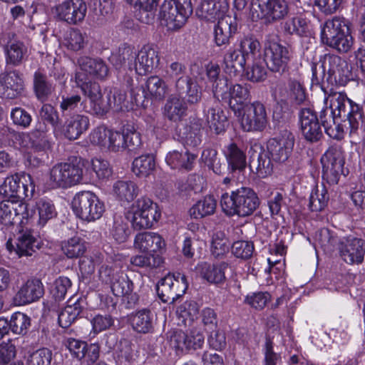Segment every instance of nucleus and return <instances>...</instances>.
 Masks as SVG:
<instances>
[{
    "mask_svg": "<svg viewBox=\"0 0 365 365\" xmlns=\"http://www.w3.org/2000/svg\"><path fill=\"white\" fill-rule=\"evenodd\" d=\"M279 97L281 101L292 107L301 106L307 101L305 90L299 81L290 78L287 86H277Z\"/></svg>",
    "mask_w": 365,
    "mask_h": 365,
    "instance_id": "393cba45",
    "label": "nucleus"
},
{
    "mask_svg": "<svg viewBox=\"0 0 365 365\" xmlns=\"http://www.w3.org/2000/svg\"><path fill=\"white\" fill-rule=\"evenodd\" d=\"M196 158V155L188 151L179 152L173 150L165 157V162L172 169H185L190 170Z\"/></svg>",
    "mask_w": 365,
    "mask_h": 365,
    "instance_id": "de8ad7c7",
    "label": "nucleus"
},
{
    "mask_svg": "<svg viewBox=\"0 0 365 365\" xmlns=\"http://www.w3.org/2000/svg\"><path fill=\"white\" fill-rule=\"evenodd\" d=\"M260 200L253 189L241 187L232 191L231 194L224 193L220 200L222 211L227 216L238 215L248 217L259 207Z\"/></svg>",
    "mask_w": 365,
    "mask_h": 365,
    "instance_id": "20e7f679",
    "label": "nucleus"
},
{
    "mask_svg": "<svg viewBox=\"0 0 365 365\" xmlns=\"http://www.w3.org/2000/svg\"><path fill=\"white\" fill-rule=\"evenodd\" d=\"M83 162L61 163L49 171L48 185L52 188H68L81 182L83 175Z\"/></svg>",
    "mask_w": 365,
    "mask_h": 365,
    "instance_id": "423d86ee",
    "label": "nucleus"
},
{
    "mask_svg": "<svg viewBox=\"0 0 365 365\" xmlns=\"http://www.w3.org/2000/svg\"><path fill=\"white\" fill-rule=\"evenodd\" d=\"M283 29L288 34L300 36L310 34V26L308 20L302 15L288 19L284 24Z\"/></svg>",
    "mask_w": 365,
    "mask_h": 365,
    "instance_id": "603ef678",
    "label": "nucleus"
},
{
    "mask_svg": "<svg viewBox=\"0 0 365 365\" xmlns=\"http://www.w3.org/2000/svg\"><path fill=\"white\" fill-rule=\"evenodd\" d=\"M312 83L316 86H320L323 83L326 73L328 81L334 80L341 86H344L351 76L347 62L332 53H327L320 58L319 62L312 63Z\"/></svg>",
    "mask_w": 365,
    "mask_h": 365,
    "instance_id": "7ed1b4c3",
    "label": "nucleus"
},
{
    "mask_svg": "<svg viewBox=\"0 0 365 365\" xmlns=\"http://www.w3.org/2000/svg\"><path fill=\"white\" fill-rule=\"evenodd\" d=\"M229 4L226 0H204L196 9V15L206 21L215 22L227 16Z\"/></svg>",
    "mask_w": 365,
    "mask_h": 365,
    "instance_id": "b1692460",
    "label": "nucleus"
},
{
    "mask_svg": "<svg viewBox=\"0 0 365 365\" xmlns=\"http://www.w3.org/2000/svg\"><path fill=\"white\" fill-rule=\"evenodd\" d=\"M240 50L247 59L255 58L259 53L261 45L257 38L252 34L244 36L240 40Z\"/></svg>",
    "mask_w": 365,
    "mask_h": 365,
    "instance_id": "052dcab7",
    "label": "nucleus"
},
{
    "mask_svg": "<svg viewBox=\"0 0 365 365\" xmlns=\"http://www.w3.org/2000/svg\"><path fill=\"white\" fill-rule=\"evenodd\" d=\"M133 329L139 333L147 334L153 330V314L148 309H142L133 314L130 319Z\"/></svg>",
    "mask_w": 365,
    "mask_h": 365,
    "instance_id": "3c124183",
    "label": "nucleus"
},
{
    "mask_svg": "<svg viewBox=\"0 0 365 365\" xmlns=\"http://www.w3.org/2000/svg\"><path fill=\"white\" fill-rule=\"evenodd\" d=\"M119 57L122 58L123 63H125L126 61H128V68L130 71L134 70L135 73L140 76L152 72L160 61L158 52L149 45L144 46L138 53L130 48H125L122 50Z\"/></svg>",
    "mask_w": 365,
    "mask_h": 365,
    "instance_id": "0eeeda50",
    "label": "nucleus"
},
{
    "mask_svg": "<svg viewBox=\"0 0 365 365\" xmlns=\"http://www.w3.org/2000/svg\"><path fill=\"white\" fill-rule=\"evenodd\" d=\"M143 89L145 98L160 100L164 98L166 93L167 86L160 77L151 76L147 78Z\"/></svg>",
    "mask_w": 365,
    "mask_h": 365,
    "instance_id": "8fccbe9b",
    "label": "nucleus"
},
{
    "mask_svg": "<svg viewBox=\"0 0 365 365\" xmlns=\"http://www.w3.org/2000/svg\"><path fill=\"white\" fill-rule=\"evenodd\" d=\"M294 141L290 135L287 137L274 138L267 142L266 152L259 145H255L250 149L255 153L250 156V166L255 168L258 177L264 178L272 172V161L284 163L289 158L294 147Z\"/></svg>",
    "mask_w": 365,
    "mask_h": 365,
    "instance_id": "f257e3e1",
    "label": "nucleus"
},
{
    "mask_svg": "<svg viewBox=\"0 0 365 365\" xmlns=\"http://www.w3.org/2000/svg\"><path fill=\"white\" fill-rule=\"evenodd\" d=\"M237 31L236 18L227 16L221 19L215 28V42L217 46L230 43V38Z\"/></svg>",
    "mask_w": 365,
    "mask_h": 365,
    "instance_id": "f704fd0d",
    "label": "nucleus"
},
{
    "mask_svg": "<svg viewBox=\"0 0 365 365\" xmlns=\"http://www.w3.org/2000/svg\"><path fill=\"white\" fill-rule=\"evenodd\" d=\"M224 154L228 166L232 170H243L246 166V155L235 143H230L224 148Z\"/></svg>",
    "mask_w": 365,
    "mask_h": 365,
    "instance_id": "09e8293b",
    "label": "nucleus"
},
{
    "mask_svg": "<svg viewBox=\"0 0 365 365\" xmlns=\"http://www.w3.org/2000/svg\"><path fill=\"white\" fill-rule=\"evenodd\" d=\"M86 13L87 5L83 0H68L56 6V17L71 25L81 23Z\"/></svg>",
    "mask_w": 365,
    "mask_h": 365,
    "instance_id": "412c9836",
    "label": "nucleus"
},
{
    "mask_svg": "<svg viewBox=\"0 0 365 365\" xmlns=\"http://www.w3.org/2000/svg\"><path fill=\"white\" fill-rule=\"evenodd\" d=\"M25 91L22 74L16 69L0 73V98L9 100L20 97Z\"/></svg>",
    "mask_w": 365,
    "mask_h": 365,
    "instance_id": "aec40b11",
    "label": "nucleus"
},
{
    "mask_svg": "<svg viewBox=\"0 0 365 365\" xmlns=\"http://www.w3.org/2000/svg\"><path fill=\"white\" fill-rule=\"evenodd\" d=\"M329 197L325 186L317 187L309 196V208L312 212H320L327 205Z\"/></svg>",
    "mask_w": 365,
    "mask_h": 365,
    "instance_id": "bf43d9fd",
    "label": "nucleus"
},
{
    "mask_svg": "<svg viewBox=\"0 0 365 365\" xmlns=\"http://www.w3.org/2000/svg\"><path fill=\"white\" fill-rule=\"evenodd\" d=\"M138 11L139 20L145 24H151L155 16L159 0H125Z\"/></svg>",
    "mask_w": 365,
    "mask_h": 365,
    "instance_id": "a18cd8bd",
    "label": "nucleus"
},
{
    "mask_svg": "<svg viewBox=\"0 0 365 365\" xmlns=\"http://www.w3.org/2000/svg\"><path fill=\"white\" fill-rule=\"evenodd\" d=\"M319 119L325 133L331 138L340 140L345 133H349L344 120L334 115L329 108H326L320 112Z\"/></svg>",
    "mask_w": 365,
    "mask_h": 365,
    "instance_id": "a878e982",
    "label": "nucleus"
},
{
    "mask_svg": "<svg viewBox=\"0 0 365 365\" xmlns=\"http://www.w3.org/2000/svg\"><path fill=\"white\" fill-rule=\"evenodd\" d=\"M188 287L186 277L180 273L168 274L157 284V293L164 303H174L186 292Z\"/></svg>",
    "mask_w": 365,
    "mask_h": 365,
    "instance_id": "2eb2a0df",
    "label": "nucleus"
},
{
    "mask_svg": "<svg viewBox=\"0 0 365 365\" xmlns=\"http://www.w3.org/2000/svg\"><path fill=\"white\" fill-rule=\"evenodd\" d=\"M80 68L85 77L104 80L108 75L109 69L106 63L101 58L82 56L78 60Z\"/></svg>",
    "mask_w": 365,
    "mask_h": 365,
    "instance_id": "c756f323",
    "label": "nucleus"
},
{
    "mask_svg": "<svg viewBox=\"0 0 365 365\" xmlns=\"http://www.w3.org/2000/svg\"><path fill=\"white\" fill-rule=\"evenodd\" d=\"M1 133L3 136V140L9 145L18 149H31L33 130L30 133H19L4 126L1 129Z\"/></svg>",
    "mask_w": 365,
    "mask_h": 365,
    "instance_id": "79ce46f5",
    "label": "nucleus"
},
{
    "mask_svg": "<svg viewBox=\"0 0 365 365\" xmlns=\"http://www.w3.org/2000/svg\"><path fill=\"white\" fill-rule=\"evenodd\" d=\"M202 332L196 328L190 329L187 332L181 330L174 331L170 336V344L177 351L197 349L201 348L204 344Z\"/></svg>",
    "mask_w": 365,
    "mask_h": 365,
    "instance_id": "4be33fe9",
    "label": "nucleus"
},
{
    "mask_svg": "<svg viewBox=\"0 0 365 365\" xmlns=\"http://www.w3.org/2000/svg\"><path fill=\"white\" fill-rule=\"evenodd\" d=\"M134 245L142 252H156L165 247V242L159 234L144 232L136 235Z\"/></svg>",
    "mask_w": 365,
    "mask_h": 365,
    "instance_id": "c9c22d12",
    "label": "nucleus"
},
{
    "mask_svg": "<svg viewBox=\"0 0 365 365\" xmlns=\"http://www.w3.org/2000/svg\"><path fill=\"white\" fill-rule=\"evenodd\" d=\"M34 185L29 174H15L7 177L0 187V192L6 197L24 199L32 196Z\"/></svg>",
    "mask_w": 365,
    "mask_h": 365,
    "instance_id": "f3484780",
    "label": "nucleus"
},
{
    "mask_svg": "<svg viewBox=\"0 0 365 365\" xmlns=\"http://www.w3.org/2000/svg\"><path fill=\"white\" fill-rule=\"evenodd\" d=\"M52 351L46 348L36 350L28 358L26 365H51Z\"/></svg>",
    "mask_w": 365,
    "mask_h": 365,
    "instance_id": "774afa93",
    "label": "nucleus"
},
{
    "mask_svg": "<svg viewBox=\"0 0 365 365\" xmlns=\"http://www.w3.org/2000/svg\"><path fill=\"white\" fill-rule=\"evenodd\" d=\"M43 293L44 289L41 280L31 279L21 286L14 299L17 305H25L39 299Z\"/></svg>",
    "mask_w": 365,
    "mask_h": 365,
    "instance_id": "cd10ccee",
    "label": "nucleus"
},
{
    "mask_svg": "<svg viewBox=\"0 0 365 365\" xmlns=\"http://www.w3.org/2000/svg\"><path fill=\"white\" fill-rule=\"evenodd\" d=\"M85 307V302L81 299H70L67 305L58 314V323L63 328H68L73 323L82 313Z\"/></svg>",
    "mask_w": 365,
    "mask_h": 365,
    "instance_id": "58836bf2",
    "label": "nucleus"
},
{
    "mask_svg": "<svg viewBox=\"0 0 365 365\" xmlns=\"http://www.w3.org/2000/svg\"><path fill=\"white\" fill-rule=\"evenodd\" d=\"M72 209L78 218L86 222L100 219L106 210L104 202L90 191L78 192L72 200Z\"/></svg>",
    "mask_w": 365,
    "mask_h": 365,
    "instance_id": "1a4fd4ad",
    "label": "nucleus"
},
{
    "mask_svg": "<svg viewBox=\"0 0 365 365\" xmlns=\"http://www.w3.org/2000/svg\"><path fill=\"white\" fill-rule=\"evenodd\" d=\"M329 101V108L335 115L348 123L346 126L350 136L358 134L364 123L362 107L349 99L344 92L331 91L325 98V103Z\"/></svg>",
    "mask_w": 365,
    "mask_h": 365,
    "instance_id": "f03ea898",
    "label": "nucleus"
},
{
    "mask_svg": "<svg viewBox=\"0 0 365 365\" xmlns=\"http://www.w3.org/2000/svg\"><path fill=\"white\" fill-rule=\"evenodd\" d=\"M40 118L50 124L54 129L61 125V120L56 109L51 104H43L39 111Z\"/></svg>",
    "mask_w": 365,
    "mask_h": 365,
    "instance_id": "338daca9",
    "label": "nucleus"
},
{
    "mask_svg": "<svg viewBox=\"0 0 365 365\" xmlns=\"http://www.w3.org/2000/svg\"><path fill=\"white\" fill-rule=\"evenodd\" d=\"M140 191L138 184L130 180H118L113 182L112 194L122 204L133 202Z\"/></svg>",
    "mask_w": 365,
    "mask_h": 365,
    "instance_id": "7c9ffc66",
    "label": "nucleus"
},
{
    "mask_svg": "<svg viewBox=\"0 0 365 365\" xmlns=\"http://www.w3.org/2000/svg\"><path fill=\"white\" fill-rule=\"evenodd\" d=\"M161 215L159 207L150 198L142 197L132 205L127 218L136 230L150 228Z\"/></svg>",
    "mask_w": 365,
    "mask_h": 365,
    "instance_id": "9d476101",
    "label": "nucleus"
},
{
    "mask_svg": "<svg viewBox=\"0 0 365 365\" xmlns=\"http://www.w3.org/2000/svg\"><path fill=\"white\" fill-rule=\"evenodd\" d=\"M36 209L38 211L37 224L40 227H43L57 215L55 205L49 199H39L36 203Z\"/></svg>",
    "mask_w": 365,
    "mask_h": 365,
    "instance_id": "5fc2aeb1",
    "label": "nucleus"
},
{
    "mask_svg": "<svg viewBox=\"0 0 365 365\" xmlns=\"http://www.w3.org/2000/svg\"><path fill=\"white\" fill-rule=\"evenodd\" d=\"M251 13L253 19L274 24L287 16L289 4L286 0H252Z\"/></svg>",
    "mask_w": 365,
    "mask_h": 365,
    "instance_id": "9b49d317",
    "label": "nucleus"
},
{
    "mask_svg": "<svg viewBox=\"0 0 365 365\" xmlns=\"http://www.w3.org/2000/svg\"><path fill=\"white\" fill-rule=\"evenodd\" d=\"M103 103L108 104V108L103 112V116L113 110L114 112H124L128 110V101L126 100V93L118 88L110 90L106 95Z\"/></svg>",
    "mask_w": 365,
    "mask_h": 365,
    "instance_id": "49530a36",
    "label": "nucleus"
},
{
    "mask_svg": "<svg viewBox=\"0 0 365 365\" xmlns=\"http://www.w3.org/2000/svg\"><path fill=\"white\" fill-rule=\"evenodd\" d=\"M212 91L214 97L217 101H222L228 103L230 102L231 85L228 84L227 78H221L212 85Z\"/></svg>",
    "mask_w": 365,
    "mask_h": 365,
    "instance_id": "69168bd1",
    "label": "nucleus"
},
{
    "mask_svg": "<svg viewBox=\"0 0 365 365\" xmlns=\"http://www.w3.org/2000/svg\"><path fill=\"white\" fill-rule=\"evenodd\" d=\"M227 268L228 264L225 262L213 264L202 262L199 264L198 271L200 277L207 282L219 284L225 281V271Z\"/></svg>",
    "mask_w": 365,
    "mask_h": 365,
    "instance_id": "4c0bfd02",
    "label": "nucleus"
},
{
    "mask_svg": "<svg viewBox=\"0 0 365 365\" xmlns=\"http://www.w3.org/2000/svg\"><path fill=\"white\" fill-rule=\"evenodd\" d=\"M239 118L244 131L261 132L268 125L269 118L264 105L260 101H254L242 108Z\"/></svg>",
    "mask_w": 365,
    "mask_h": 365,
    "instance_id": "4468645a",
    "label": "nucleus"
},
{
    "mask_svg": "<svg viewBox=\"0 0 365 365\" xmlns=\"http://www.w3.org/2000/svg\"><path fill=\"white\" fill-rule=\"evenodd\" d=\"M10 329L15 334L24 335L31 326V319L21 312L14 313L9 321Z\"/></svg>",
    "mask_w": 365,
    "mask_h": 365,
    "instance_id": "e2e57ef3",
    "label": "nucleus"
},
{
    "mask_svg": "<svg viewBox=\"0 0 365 365\" xmlns=\"http://www.w3.org/2000/svg\"><path fill=\"white\" fill-rule=\"evenodd\" d=\"M217 201L213 196L207 195L197 202L190 210V215L194 218H202L212 215L216 209Z\"/></svg>",
    "mask_w": 365,
    "mask_h": 365,
    "instance_id": "6e6d98bb",
    "label": "nucleus"
},
{
    "mask_svg": "<svg viewBox=\"0 0 365 365\" xmlns=\"http://www.w3.org/2000/svg\"><path fill=\"white\" fill-rule=\"evenodd\" d=\"M86 36L79 29H71L64 37L65 46L73 51L81 50L86 45Z\"/></svg>",
    "mask_w": 365,
    "mask_h": 365,
    "instance_id": "0e129e2a",
    "label": "nucleus"
},
{
    "mask_svg": "<svg viewBox=\"0 0 365 365\" xmlns=\"http://www.w3.org/2000/svg\"><path fill=\"white\" fill-rule=\"evenodd\" d=\"M31 143V150L38 156L31 154L28 157V161L34 167H38L48 158L47 151L51 148V143L45 133L38 130H33Z\"/></svg>",
    "mask_w": 365,
    "mask_h": 365,
    "instance_id": "c85d7f7f",
    "label": "nucleus"
},
{
    "mask_svg": "<svg viewBox=\"0 0 365 365\" xmlns=\"http://www.w3.org/2000/svg\"><path fill=\"white\" fill-rule=\"evenodd\" d=\"M76 81L83 93L89 100V106L86 105L83 108L84 110L93 115L103 117V112L108 108V104L103 103L105 98H103L100 85L88 80L81 72L76 74Z\"/></svg>",
    "mask_w": 365,
    "mask_h": 365,
    "instance_id": "ddd939ff",
    "label": "nucleus"
},
{
    "mask_svg": "<svg viewBox=\"0 0 365 365\" xmlns=\"http://www.w3.org/2000/svg\"><path fill=\"white\" fill-rule=\"evenodd\" d=\"M264 56L265 63L271 71L284 73L288 67L292 53L287 47L269 38L264 41Z\"/></svg>",
    "mask_w": 365,
    "mask_h": 365,
    "instance_id": "dca6fc26",
    "label": "nucleus"
},
{
    "mask_svg": "<svg viewBox=\"0 0 365 365\" xmlns=\"http://www.w3.org/2000/svg\"><path fill=\"white\" fill-rule=\"evenodd\" d=\"M14 34H9V41L4 46L5 61L6 65L19 66L28 57V47L21 41L14 38Z\"/></svg>",
    "mask_w": 365,
    "mask_h": 365,
    "instance_id": "bb28decb",
    "label": "nucleus"
},
{
    "mask_svg": "<svg viewBox=\"0 0 365 365\" xmlns=\"http://www.w3.org/2000/svg\"><path fill=\"white\" fill-rule=\"evenodd\" d=\"M204 113L206 123L211 132L220 135L225 132L228 120L225 112L217 106L205 108Z\"/></svg>",
    "mask_w": 365,
    "mask_h": 365,
    "instance_id": "e433bc0d",
    "label": "nucleus"
},
{
    "mask_svg": "<svg viewBox=\"0 0 365 365\" xmlns=\"http://www.w3.org/2000/svg\"><path fill=\"white\" fill-rule=\"evenodd\" d=\"M155 160L151 155L135 158L132 163V171L138 178H146L154 171Z\"/></svg>",
    "mask_w": 365,
    "mask_h": 365,
    "instance_id": "864d4df0",
    "label": "nucleus"
},
{
    "mask_svg": "<svg viewBox=\"0 0 365 365\" xmlns=\"http://www.w3.org/2000/svg\"><path fill=\"white\" fill-rule=\"evenodd\" d=\"M247 59L242 53L240 48H230L224 55L223 61L227 67L235 71L245 70Z\"/></svg>",
    "mask_w": 365,
    "mask_h": 365,
    "instance_id": "680f3d73",
    "label": "nucleus"
},
{
    "mask_svg": "<svg viewBox=\"0 0 365 365\" xmlns=\"http://www.w3.org/2000/svg\"><path fill=\"white\" fill-rule=\"evenodd\" d=\"M252 86L249 83H236L231 85L230 108L236 117L242 115V108L245 107V103L250 99Z\"/></svg>",
    "mask_w": 365,
    "mask_h": 365,
    "instance_id": "72a5a7b5",
    "label": "nucleus"
},
{
    "mask_svg": "<svg viewBox=\"0 0 365 365\" xmlns=\"http://www.w3.org/2000/svg\"><path fill=\"white\" fill-rule=\"evenodd\" d=\"M337 250L340 257L349 264H360L365 255V241L349 235L340 239Z\"/></svg>",
    "mask_w": 365,
    "mask_h": 365,
    "instance_id": "6ab92c4d",
    "label": "nucleus"
},
{
    "mask_svg": "<svg viewBox=\"0 0 365 365\" xmlns=\"http://www.w3.org/2000/svg\"><path fill=\"white\" fill-rule=\"evenodd\" d=\"M339 240L340 239L327 228H322L315 234L316 243L327 252H331L336 246L338 247Z\"/></svg>",
    "mask_w": 365,
    "mask_h": 365,
    "instance_id": "13d9d810",
    "label": "nucleus"
},
{
    "mask_svg": "<svg viewBox=\"0 0 365 365\" xmlns=\"http://www.w3.org/2000/svg\"><path fill=\"white\" fill-rule=\"evenodd\" d=\"M34 212L29 211L24 202L3 201L0 202V222L5 225L14 223L27 224L34 218Z\"/></svg>",
    "mask_w": 365,
    "mask_h": 365,
    "instance_id": "a211bd4d",
    "label": "nucleus"
},
{
    "mask_svg": "<svg viewBox=\"0 0 365 365\" xmlns=\"http://www.w3.org/2000/svg\"><path fill=\"white\" fill-rule=\"evenodd\" d=\"M187 107L185 100L176 95H171L167 100L163 114L173 122H178L187 115Z\"/></svg>",
    "mask_w": 365,
    "mask_h": 365,
    "instance_id": "a19ab883",
    "label": "nucleus"
},
{
    "mask_svg": "<svg viewBox=\"0 0 365 365\" xmlns=\"http://www.w3.org/2000/svg\"><path fill=\"white\" fill-rule=\"evenodd\" d=\"M299 121L303 136L310 143L319 141L322 130L316 113L310 108H302L299 113Z\"/></svg>",
    "mask_w": 365,
    "mask_h": 365,
    "instance_id": "5701e85b",
    "label": "nucleus"
},
{
    "mask_svg": "<svg viewBox=\"0 0 365 365\" xmlns=\"http://www.w3.org/2000/svg\"><path fill=\"white\" fill-rule=\"evenodd\" d=\"M40 248V242L31 230H21L16 236L15 252L19 257L31 256Z\"/></svg>",
    "mask_w": 365,
    "mask_h": 365,
    "instance_id": "2f4dec72",
    "label": "nucleus"
},
{
    "mask_svg": "<svg viewBox=\"0 0 365 365\" xmlns=\"http://www.w3.org/2000/svg\"><path fill=\"white\" fill-rule=\"evenodd\" d=\"M113 294L116 297H125L128 303L135 304L138 301V296L133 293V283L123 272L117 274L110 283Z\"/></svg>",
    "mask_w": 365,
    "mask_h": 365,
    "instance_id": "473e14b6",
    "label": "nucleus"
},
{
    "mask_svg": "<svg viewBox=\"0 0 365 365\" xmlns=\"http://www.w3.org/2000/svg\"><path fill=\"white\" fill-rule=\"evenodd\" d=\"M192 12L190 0H164L160 7L159 19L169 30L182 27Z\"/></svg>",
    "mask_w": 365,
    "mask_h": 365,
    "instance_id": "6e6552de",
    "label": "nucleus"
},
{
    "mask_svg": "<svg viewBox=\"0 0 365 365\" xmlns=\"http://www.w3.org/2000/svg\"><path fill=\"white\" fill-rule=\"evenodd\" d=\"M33 86L36 97L41 102L47 101L55 93V85L39 70L34 73Z\"/></svg>",
    "mask_w": 365,
    "mask_h": 365,
    "instance_id": "37998d69",
    "label": "nucleus"
},
{
    "mask_svg": "<svg viewBox=\"0 0 365 365\" xmlns=\"http://www.w3.org/2000/svg\"><path fill=\"white\" fill-rule=\"evenodd\" d=\"M176 91L179 95L185 94L186 104L198 103L202 98V91L196 82L190 77H180L175 83Z\"/></svg>",
    "mask_w": 365,
    "mask_h": 365,
    "instance_id": "ea45409f",
    "label": "nucleus"
},
{
    "mask_svg": "<svg viewBox=\"0 0 365 365\" xmlns=\"http://www.w3.org/2000/svg\"><path fill=\"white\" fill-rule=\"evenodd\" d=\"M322 178L329 185H336L340 178L346 175L344 170L345 158L342 148L331 146L321 158Z\"/></svg>",
    "mask_w": 365,
    "mask_h": 365,
    "instance_id": "f8f14e48",
    "label": "nucleus"
},
{
    "mask_svg": "<svg viewBox=\"0 0 365 365\" xmlns=\"http://www.w3.org/2000/svg\"><path fill=\"white\" fill-rule=\"evenodd\" d=\"M321 38L324 44L340 53L349 51L354 43L349 21L340 17H334L324 23Z\"/></svg>",
    "mask_w": 365,
    "mask_h": 365,
    "instance_id": "39448f33",
    "label": "nucleus"
},
{
    "mask_svg": "<svg viewBox=\"0 0 365 365\" xmlns=\"http://www.w3.org/2000/svg\"><path fill=\"white\" fill-rule=\"evenodd\" d=\"M88 117L76 114L70 117L66 123L64 135L69 140L78 139L89 127Z\"/></svg>",
    "mask_w": 365,
    "mask_h": 365,
    "instance_id": "c03bdc74",
    "label": "nucleus"
},
{
    "mask_svg": "<svg viewBox=\"0 0 365 365\" xmlns=\"http://www.w3.org/2000/svg\"><path fill=\"white\" fill-rule=\"evenodd\" d=\"M62 250L68 258H78L86 252L87 246L83 239L73 237L63 243Z\"/></svg>",
    "mask_w": 365,
    "mask_h": 365,
    "instance_id": "4d7b16f0",
    "label": "nucleus"
}]
</instances>
